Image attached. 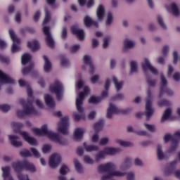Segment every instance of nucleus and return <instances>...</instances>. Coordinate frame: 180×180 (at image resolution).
<instances>
[{
  "instance_id": "obj_3",
  "label": "nucleus",
  "mask_w": 180,
  "mask_h": 180,
  "mask_svg": "<svg viewBox=\"0 0 180 180\" xmlns=\"http://www.w3.org/2000/svg\"><path fill=\"white\" fill-rule=\"evenodd\" d=\"M98 169L100 174L107 172V174L101 176V180H109L112 179L113 176H123L124 175V173L116 171V165L111 162L99 165Z\"/></svg>"
},
{
  "instance_id": "obj_45",
  "label": "nucleus",
  "mask_w": 180,
  "mask_h": 180,
  "mask_svg": "<svg viewBox=\"0 0 180 180\" xmlns=\"http://www.w3.org/2000/svg\"><path fill=\"white\" fill-rule=\"evenodd\" d=\"M44 11H45V17H44L42 24L47 25V23H49V22H50V19H51V13H50V11H49L48 8H45Z\"/></svg>"
},
{
  "instance_id": "obj_28",
  "label": "nucleus",
  "mask_w": 180,
  "mask_h": 180,
  "mask_svg": "<svg viewBox=\"0 0 180 180\" xmlns=\"http://www.w3.org/2000/svg\"><path fill=\"white\" fill-rule=\"evenodd\" d=\"M110 88V79H107L104 84V89L101 93V98H108L109 96V89Z\"/></svg>"
},
{
  "instance_id": "obj_53",
  "label": "nucleus",
  "mask_w": 180,
  "mask_h": 180,
  "mask_svg": "<svg viewBox=\"0 0 180 180\" xmlns=\"http://www.w3.org/2000/svg\"><path fill=\"white\" fill-rule=\"evenodd\" d=\"M158 105L160 108H162V106H171V102L167 99H162L158 102Z\"/></svg>"
},
{
  "instance_id": "obj_12",
  "label": "nucleus",
  "mask_w": 180,
  "mask_h": 180,
  "mask_svg": "<svg viewBox=\"0 0 180 180\" xmlns=\"http://www.w3.org/2000/svg\"><path fill=\"white\" fill-rule=\"evenodd\" d=\"M8 33L13 41L11 52L15 53H18V51H20V46H19V44H20V39L18 38V36H16L13 30H9Z\"/></svg>"
},
{
  "instance_id": "obj_50",
  "label": "nucleus",
  "mask_w": 180,
  "mask_h": 180,
  "mask_svg": "<svg viewBox=\"0 0 180 180\" xmlns=\"http://www.w3.org/2000/svg\"><path fill=\"white\" fill-rule=\"evenodd\" d=\"M144 127H146V130L150 133H155V131H157V127H155V125L154 124L145 123Z\"/></svg>"
},
{
  "instance_id": "obj_10",
  "label": "nucleus",
  "mask_w": 180,
  "mask_h": 180,
  "mask_svg": "<svg viewBox=\"0 0 180 180\" xmlns=\"http://www.w3.org/2000/svg\"><path fill=\"white\" fill-rule=\"evenodd\" d=\"M42 32L45 36V41L49 49H54L56 47V41L51 34V28L49 26L44 25L42 28Z\"/></svg>"
},
{
  "instance_id": "obj_7",
  "label": "nucleus",
  "mask_w": 180,
  "mask_h": 180,
  "mask_svg": "<svg viewBox=\"0 0 180 180\" xmlns=\"http://www.w3.org/2000/svg\"><path fill=\"white\" fill-rule=\"evenodd\" d=\"M20 105H22L24 108L26 116H30V115H39V112L36 110V108L33 106V100L27 99L25 101L23 98L19 100Z\"/></svg>"
},
{
  "instance_id": "obj_64",
  "label": "nucleus",
  "mask_w": 180,
  "mask_h": 180,
  "mask_svg": "<svg viewBox=\"0 0 180 180\" xmlns=\"http://www.w3.org/2000/svg\"><path fill=\"white\" fill-rule=\"evenodd\" d=\"M169 50V47L167 45L163 46L162 49V54L164 57H167L168 56V51Z\"/></svg>"
},
{
  "instance_id": "obj_22",
  "label": "nucleus",
  "mask_w": 180,
  "mask_h": 180,
  "mask_svg": "<svg viewBox=\"0 0 180 180\" xmlns=\"http://www.w3.org/2000/svg\"><path fill=\"white\" fill-rule=\"evenodd\" d=\"M167 10L169 12H171L173 16L178 17L180 15L179 8H178V5L175 3H172L167 8Z\"/></svg>"
},
{
  "instance_id": "obj_11",
  "label": "nucleus",
  "mask_w": 180,
  "mask_h": 180,
  "mask_svg": "<svg viewBox=\"0 0 180 180\" xmlns=\"http://www.w3.org/2000/svg\"><path fill=\"white\" fill-rule=\"evenodd\" d=\"M68 127H70V117L68 116L62 117L58 123V131L63 136H68Z\"/></svg>"
},
{
  "instance_id": "obj_61",
  "label": "nucleus",
  "mask_w": 180,
  "mask_h": 180,
  "mask_svg": "<svg viewBox=\"0 0 180 180\" xmlns=\"http://www.w3.org/2000/svg\"><path fill=\"white\" fill-rule=\"evenodd\" d=\"M123 99H124V95L122 93H119L112 98V101H123Z\"/></svg>"
},
{
  "instance_id": "obj_21",
  "label": "nucleus",
  "mask_w": 180,
  "mask_h": 180,
  "mask_svg": "<svg viewBox=\"0 0 180 180\" xmlns=\"http://www.w3.org/2000/svg\"><path fill=\"white\" fill-rule=\"evenodd\" d=\"M106 11L105 10V6L103 5L100 4L96 10V16L98 22H102L105 18V13Z\"/></svg>"
},
{
  "instance_id": "obj_41",
  "label": "nucleus",
  "mask_w": 180,
  "mask_h": 180,
  "mask_svg": "<svg viewBox=\"0 0 180 180\" xmlns=\"http://www.w3.org/2000/svg\"><path fill=\"white\" fill-rule=\"evenodd\" d=\"M146 81L148 86L150 88H155V85H157V79H151V77H150L148 74L146 75Z\"/></svg>"
},
{
  "instance_id": "obj_26",
  "label": "nucleus",
  "mask_w": 180,
  "mask_h": 180,
  "mask_svg": "<svg viewBox=\"0 0 180 180\" xmlns=\"http://www.w3.org/2000/svg\"><path fill=\"white\" fill-rule=\"evenodd\" d=\"M43 58L44 60V71L46 73L51 72L53 68L51 62L46 55L43 56Z\"/></svg>"
},
{
  "instance_id": "obj_4",
  "label": "nucleus",
  "mask_w": 180,
  "mask_h": 180,
  "mask_svg": "<svg viewBox=\"0 0 180 180\" xmlns=\"http://www.w3.org/2000/svg\"><path fill=\"white\" fill-rule=\"evenodd\" d=\"M133 112V108L129 107L125 109H120L112 103H109V106L107 109L106 117L107 119H112L113 115H130Z\"/></svg>"
},
{
  "instance_id": "obj_40",
  "label": "nucleus",
  "mask_w": 180,
  "mask_h": 180,
  "mask_svg": "<svg viewBox=\"0 0 180 180\" xmlns=\"http://www.w3.org/2000/svg\"><path fill=\"white\" fill-rule=\"evenodd\" d=\"M1 171L3 172L2 175L4 180H6L7 178L8 180H10L11 178H13L12 176L11 175L9 167L7 166L6 167H2Z\"/></svg>"
},
{
  "instance_id": "obj_29",
  "label": "nucleus",
  "mask_w": 180,
  "mask_h": 180,
  "mask_svg": "<svg viewBox=\"0 0 180 180\" xmlns=\"http://www.w3.org/2000/svg\"><path fill=\"white\" fill-rule=\"evenodd\" d=\"M83 148L86 153H92L94 151H99V146L95 145H88L86 142L83 143Z\"/></svg>"
},
{
  "instance_id": "obj_51",
  "label": "nucleus",
  "mask_w": 180,
  "mask_h": 180,
  "mask_svg": "<svg viewBox=\"0 0 180 180\" xmlns=\"http://www.w3.org/2000/svg\"><path fill=\"white\" fill-rule=\"evenodd\" d=\"M164 141L165 143H169V141L173 142L174 141H175V138L174 137V135H172L171 134H166L164 136Z\"/></svg>"
},
{
  "instance_id": "obj_14",
  "label": "nucleus",
  "mask_w": 180,
  "mask_h": 180,
  "mask_svg": "<svg viewBox=\"0 0 180 180\" xmlns=\"http://www.w3.org/2000/svg\"><path fill=\"white\" fill-rule=\"evenodd\" d=\"M70 32L73 36H76L77 39L80 41L85 40V31L81 28L78 25H74L70 27Z\"/></svg>"
},
{
  "instance_id": "obj_59",
  "label": "nucleus",
  "mask_w": 180,
  "mask_h": 180,
  "mask_svg": "<svg viewBox=\"0 0 180 180\" xmlns=\"http://www.w3.org/2000/svg\"><path fill=\"white\" fill-rule=\"evenodd\" d=\"M27 96H28L27 99H30V101L32 100V102H33V101H34V97H33V90H32V88H30V86H27Z\"/></svg>"
},
{
  "instance_id": "obj_16",
  "label": "nucleus",
  "mask_w": 180,
  "mask_h": 180,
  "mask_svg": "<svg viewBox=\"0 0 180 180\" xmlns=\"http://www.w3.org/2000/svg\"><path fill=\"white\" fill-rule=\"evenodd\" d=\"M61 155L59 154L55 153L50 157L49 159V166L53 169L57 168L60 164H61Z\"/></svg>"
},
{
  "instance_id": "obj_42",
  "label": "nucleus",
  "mask_w": 180,
  "mask_h": 180,
  "mask_svg": "<svg viewBox=\"0 0 180 180\" xmlns=\"http://www.w3.org/2000/svg\"><path fill=\"white\" fill-rule=\"evenodd\" d=\"M32 60V56L29 53H25L21 57V64L22 65H26V64H29V63H32L30 61Z\"/></svg>"
},
{
  "instance_id": "obj_43",
  "label": "nucleus",
  "mask_w": 180,
  "mask_h": 180,
  "mask_svg": "<svg viewBox=\"0 0 180 180\" xmlns=\"http://www.w3.org/2000/svg\"><path fill=\"white\" fill-rule=\"evenodd\" d=\"M102 101V98L96 97L95 96H91L88 99L89 103H91L92 105H98V103H101Z\"/></svg>"
},
{
  "instance_id": "obj_24",
  "label": "nucleus",
  "mask_w": 180,
  "mask_h": 180,
  "mask_svg": "<svg viewBox=\"0 0 180 180\" xmlns=\"http://www.w3.org/2000/svg\"><path fill=\"white\" fill-rule=\"evenodd\" d=\"M106 155H116L119 153L122 152V150L119 148L106 147L104 149Z\"/></svg>"
},
{
  "instance_id": "obj_27",
  "label": "nucleus",
  "mask_w": 180,
  "mask_h": 180,
  "mask_svg": "<svg viewBox=\"0 0 180 180\" xmlns=\"http://www.w3.org/2000/svg\"><path fill=\"white\" fill-rule=\"evenodd\" d=\"M156 154L159 161H163V160H167L168 158L164 153V151H162V146L161 145H158Z\"/></svg>"
},
{
  "instance_id": "obj_62",
  "label": "nucleus",
  "mask_w": 180,
  "mask_h": 180,
  "mask_svg": "<svg viewBox=\"0 0 180 180\" xmlns=\"http://www.w3.org/2000/svg\"><path fill=\"white\" fill-rule=\"evenodd\" d=\"M103 41V49H108L109 46V41H110V37H105Z\"/></svg>"
},
{
  "instance_id": "obj_57",
  "label": "nucleus",
  "mask_w": 180,
  "mask_h": 180,
  "mask_svg": "<svg viewBox=\"0 0 180 180\" xmlns=\"http://www.w3.org/2000/svg\"><path fill=\"white\" fill-rule=\"evenodd\" d=\"M158 23L162 27V29H167V25H165V23L164 22V20L162 19V17L161 15H158Z\"/></svg>"
},
{
  "instance_id": "obj_46",
  "label": "nucleus",
  "mask_w": 180,
  "mask_h": 180,
  "mask_svg": "<svg viewBox=\"0 0 180 180\" xmlns=\"http://www.w3.org/2000/svg\"><path fill=\"white\" fill-rule=\"evenodd\" d=\"M70 172V169L66 165H62L59 169V173L61 176H65Z\"/></svg>"
},
{
  "instance_id": "obj_8",
  "label": "nucleus",
  "mask_w": 180,
  "mask_h": 180,
  "mask_svg": "<svg viewBox=\"0 0 180 180\" xmlns=\"http://www.w3.org/2000/svg\"><path fill=\"white\" fill-rule=\"evenodd\" d=\"M84 64H86L90 67L89 74L92 75L90 81L91 84H96L98 81H99V75H94L95 74V65L92 63V58L88 55H84L83 57Z\"/></svg>"
},
{
  "instance_id": "obj_23",
  "label": "nucleus",
  "mask_w": 180,
  "mask_h": 180,
  "mask_svg": "<svg viewBox=\"0 0 180 180\" xmlns=\"http://www.w3.org/2000/svg\"><path fill=\"white\" fill-rule=\"evenodd\" d=\"M44 101L46 105L50 109H53V108H56V102H54V98L50 94H46L44 96Z\"/></svg>"
},
{
  "instance_id": "obj_52",
  "label": "nucleus",
  "mask_w": 180,
  "mask_h": 180,
  "mask_svg": "<svg viewBox=\"0 0 180 180\" xmlns=\"http://www.w3.org/2000/svg\"><path fill=\"white\" fill-rule=\"evenodd\" d=\"M113 22V14L111 12L108 13L107 18L105 20V25L107 26H110Z\"/></svg>"
},
{
  "instance_id": "obj_34",
  "label": "nucleus",
  "mask_w": 180,
  "mask_h": 180,
  "mask_svg": "<svg viewBox=\"0 0 180 180\" xmlns=\"http://www.w3.org/2000/svg\"><path fill=\"white\" fill-rule=\"evenodd\" d=\"M131 167V159L130 158H125L124 162L120 165V169L124 171L129 169Z\"/></svg>"
},
{
  "instance_id": "obj_56",
  "label": "nucleus",
  "mask_w": 180,
  "mask_h": 180,
  "mask_svg": "<svg viewBox=\"0 0 180 180\" xmlns=\"http://www.w3.org/2000/svg\"><path fill=\"white\" fill-rule=\"evenodd\" d=\"M0 110L4 112V113H8L11 110V105L8 104L0 105Z\"/></svg>"
},
{
  "instance_id": "obj_6",
  "label": "nucleus",
  "mask_w": 180,
  "mask_h": 180,
  "mask_svg": "<svg viewBox=\"0 0 180 180\" xmlns=\"http://www.w3.org/2000/svg\"><path fill=\"white\" fill-rule=\"evenodd\" d=\"M164 94L168 95V96H174V91L168 88V80L165 78V76L163 73L160 74V86L158 98L161 99L164 96Z\"/></svg>"
},
{
  "instance_id": "obj_1",
  "label": "nucleus",
  "mask_w": 180,
  "mask_h": 180,
  "mask_svg": "<svg viewBox=\"0 0 180 180\" xmlns=\"http://www.w3.org/2000/svg\"><path fill=\"white\" fill-rule=\"evenodd\" d=\"M89 92H91V89L89 87L86 86L84 87V91L79 94V97L76 98V109L79 114L73 112L75 122H79V120L85 119V114L84 113L85 110L84 109V99H85V96H86V95L89 94Z\"/></svg>"
},
{
  "instance_id": "obj_13",
  "label": "nucleus",
  "mask_w": 180,
  "mask_h": 180,
  "mask_svg": "<svg viewBox=\"0 0 180 180\" xmlns=\"http://www.w3.org/2000/svg\"><path fill=\"white\" fill-rule=\"evenodd\" d=\"M177 165H178L177 160H174L167 163L166 165V167L163 169L164 176H171V175H174V173L176 169Z\"/></svg>"
},
{
  "instance_id": "obj_49",
  "label": "nucleus",
  "mask_w": 180,
  "mask_h": 180,
  "mask_svg": "<svg viewBox=\"0 0 180 180\" xmlns=\"http://www.w3.org/2000/svg\"><path fill=\"white\" fill-rule=\"evenodd\" d=\"M105 155H106V152H105V150L99 151L96 155V157H95V160H96V162H99V161H101V160H103V158H105Z\"/></svg>"
},
{
  "instance_id": "obj_33",
  "label": "nucleus",
  "mask_w": 180,
  "mask_h": 180,
  "mask_svg": "<svg viewBox=\"0 0 180 180\" xmlns=\"http://www.w3.org/2000/svg\"><path fill=\"white\" fill-rule=\"evenodd\" d=\"M84 133H85V131H84L83 129H81V128L76 129L74 132L75 140H76V141L82 140V139L84 138Z\"/></svg>"
},
{
  "instance_id": "obj_60",
  "label": "nucleus",
  "mask_w": 180,
  "mask_h": 180,
  "mask_svg": "<svg viewBox=\"0 0 180 180\" xmlns=\"http://www.w3.org/2000/svg\"><path fill=\"white\" fill-rule=\"evenodd\" d=\"M30 151L35 158H40V153H39V150L36 148H31Z\"/></svg>"
},
{
  "instance_id": "obj_30",
  "label": "nucleus",
  "mask_w": 180,
  "mask_h": 180,
  "mask_svg": "<svg viewBox=\"0 0 180 180\" xmlns=\"http://www.w3.org/2000/svg\"><path fill=\"white\" fill-rule=\"evenodd\" d=\"M24 169L32 173H34L37 171L36 166L27 160H24Z\"/></svg>"
},
{
  "instance_id": "obj_55",
  "label": "nucleus",
  "mask_w": 180,
  "mask_h": 180,
  "mask_svg": "<svg viewBox=\"0 0 180 180\" xmlns=\"http://www.w3.org/2000/svg\"><path fill=\"white\" fill-rule=\"evenodd\" d=\"M60 37L63 40H66V39L68 37V31L67 30V27H63L62 28Z\"/></svg>"
},
{
  "instance_id": "obj_47",
  "label": "nucleus",
  "mask_w": 180,
  "mask_h": 180,
  "mask_svg": "<svg viewBox=\"0 0 180 180\" xmlns=\"http://www.w3.org/2000/svg\"><path fill=\"white\" fill-rule=\"evenodd\" d=\"M93 21L94 20L89 15H86L83 19L84 25L86 27H91Z\"/></svg>"
},
{
  "instance_id": "obj_63",
  "label": "nucleus",
  "mask_w": 180,
  "mask_h": 180,
  "mask_svg": "<svg viewBox=\"0 0 180 180\" xmlns=\"http://www.w3.org/2000/svg\"><path fill=\"white\" fill-rule=\"evenodd\" d=\"M83 161L86 164H94V160H92L89 155H84L83 158Z\"/></svg>"
},
{
  "instance_id": "obj_35",
  "label": "nucleus",
  "mask_w": 180,
  "mask_h": 180,
  "mask_svg": "<svg viewBox=\"0 0 180 180\" xmlns=\"http://www.w3.org/2000/svg\"><path fill=\"white\" fill-rule=\"evenodd\" d=\"M129 75H133V74H137L139 72V67L137 66V62L132 60L129 63Z\"/></svg>"
},
{
  "instance_id": "obj_18",
  "label": "nucleus",
  "mask_w": 180,
  "mask_h": 180,
  "mask_svg": "<svg viewBox=\"0 0 180 180\" xmlns=\"http://www.w3.org/2000/svg\"><path fill=\"white\" fill-rule=\"evenodd\" d=\"M15 84V80L0 70V84Z\"/></svg>"
},
{
  "instance_id": "obj_44",
  "label": "nucleus",
  "mask_w": 180,
  "mask_h": 180,
  "mask_svg": "<svg viewBox=\"0 0 180 180\" xmlns=\"http://www.w3.org/2000/svg\"><path fill=\"white\" fill-rule=\"evenodd\" d=\"M74 164H75V168L79 174H82V171H84V168L82 167V165H81V162H79V160L78 159L74 160Z\"/></svg>"
},
{
  "instance_id": "obj_20",
  "label": "nucleus",
  "mask_w": 180,
  "mask_h": 180,
  "mask_svg": "<svg viewBox=\"0 0 180 180\" xmlns=\"http://www.w3.org/2000/svg\"><path fill=\"white\" fill-rule=\"evenodd\" d=\"M8 139L11 141V146L13 147L19 148L23 146V143L19 141V136L15 135H8Z\"/></svg>"
},
{
  "instance_id": "obj_58",
  "label": "nucleus",
  "mask_w": 180,
  "mask_h": 180,
  "mask_svg": "<svg viewBox=\"0 0 180 180\" xmlns=\"http://www.w3.org/2000/svg\"><path fill=\"white\" fill-rule=\"evenodd\" d=\"M117 143L120 144V146H122V147H131V146H133V143L122 140H117Z\"/></svg>"
},
{
  "instance_id": "obj_38",
  "label": "nucleus",
  "mask_w": 180,
  "mask_h": 180,
  "mask_svg": "<svg viewBox=\"0 0 180 180\" xmlns=\"http://www.w3.org/2000/svg\"><path fill=\"white\" fill-rule=\"evenodd\" d=\"M105 125V120H101L96 122L94 126V130L95 133H99L102 129H103V126Z\"/></svg>"
},
{
  "instance_id": "obj_36",
  "label": "nucleus",
  "mask_w": 180,
  "mask_h": 180,
  "mask_svg": "<svg viewBox=\"0 0 180 180\" xmlns=\"http://www.w3.org/2000/svg\"><path fill=\"white\" fill-rule=\"evenodd\" d=\"M112 82L115 85L117 92H119V91L123 88V85H124V82L123 81L119 82L117 77L115 76L112 77Z\"/></svg>"
},
{
  "instance_id": "obj_15",
  "label": "nucleus",
  "mask_w": 180,
  "mask_h": 180,
  "mask_svg": "<svg viewBox=\"0 0 180 180\" xmlns=\"http://www.w3.org/2000/svg\"><path fill=\"white\" fill-rule=\"evenodd\" d=\"M141 67L144 72H147V70H148L153 75H158V70L151 65L148 58H145L143 59V63H141Z\"/></svg>"
},
{
  "instance_id": "obj_9",
  "label": "nucleus",
  "mask_w": 180,
  "mask_h": 180,
  "mask_svg": "<svg viewBox=\"0 0 180 180\" xmlns=\"http://www.w3.org/2000/svg\"><path fill=\"white\" fill-rule=\"evenodd\" d=\"M49 89L51 92L56 94L58 101L63 99L64 86L62 82L58 80H55L54 83L50 85Z\"/></svg>"
},
{
  "instance_id": "obj_54",
  "label": "nucleus",
  "mask_w": 180,
  "mask_h": 180,
  "mask_svg": "<svg viewBox=\"0 0 180 180\" xmlns=\"http://www.w3.org/2000/svg\"><path fill=\"white\" fill-rule=\"evenodd\" d=\"M81 49V45L75 44L70 48V51L72 54H75Z\"/></svg>"
},
{
  "instance_id": "obj_19",
  "label": "nucleus",
  "mask_w": 180,
  "mask_h": 180,
  "mask_svg": "<svg viewBox=\"0 0 180 180\" xmlns=\"http://www.w3.org/2000/svg\"><path fill=\"white\" fill-rule=\"evenodd\" d=\"M27 47L30 49L32 53H36V51L40 50V44L37 39H34L32 41H27Z\"/></svg>"
},
{
  "instance_id": "obj_2",
  "label": "nucleus",
  "mask_w": 180,
  "mask_h": 180,
  "mask_svg": "<svg viewBox=\"0 0 180 180\" xmlns=\"http://www.w3.org/2000/svg\"><path fill=\"white\" fill-rule=\"evenodd\" d=\"M32 131L36 136H47L50 140L56 141L60 146H65L67 144V141L61 139L58 134L49 131L47 128V124H44L41 129L33 128Z\"/></svg>"
},
{
  "instance_id": "obj_5",
  "label": "nucleus",
  "mask_w": 180,
  "mask_h": 180,
  "mask_svg": "<svg viewBox=\"0 0 180 180\" xmlns=\"http://www.w3.org/2000/svg\"><path fill=\"white\" fill-rule=\"evenodd\" d=\"M143 115L146 117V121H150V119L154 115V108H153V94L151 89L148 88L147 91V97L146 99L145 112Z\"/></svg>"
},
{
  "instance_id": "obj_17",
  "label": "nucleus",
  "mask_w": 180,
  "mask_h": 180,
  "mask_svg": "<svg viewBox=\"0 0 180 180\" xmlns=\"http://www.w3.org/2000/svg\"><path fill=\"white\" fill-rule=\"evenodd\" d=\"M19 134L23 137L24 140L28 143V144H30V146H37V141L36 139L31 137L29 132L20 131Z\"/></svg>"
},
{
  "instance_id": "obj_32",
  "label": "nucleus",
  "mask_w": 180,
  "mask_h": 180,
  "mask_svg": "<svg viewBox=\"0 0 180 180\" xmlns=\"http://www.w3.org/2000/svg\"><path fill=\"white\" fill-rule=\"evenodd\" d=\"M34 68V63L33 62H30L28 66L23 68L21 70V72L22 75H27V74H30L33 71Z\"/></svg>"
},
{
  "instance_id": "obj_37",
  "label": "nucleus",
  "mask_w": 180,
  "mask_h": 180,
  "mask_svg": "<svg viewBox=\"0 0 180 180\" xmlns=\"http://www.w3.org/2000/svg\"><path fill=\"white\" fill-rule=\"evenodd\" d=\"M171 115H172V109L171 108H167L162 115L160 122L163 123V122L168 120L171 117Z\"/></svg>"
},
{
  "instance_id": "obj_25",
  "label": "nucleus",
  "mask_w": 180,
  "mask_h": 180,
  "mask_svg": "<svg viewBox=\"0 0 180 180\" xmlns=\"http://www.w3.org/2000/svg\"><path fill=\"white\" fill-rule=\"evenodd\" d=\"M134 47V42L130 39H125L123 43L122 52L127 53L128 50H130Z\"/></svg>"
},
{
  "instance_id": "obj_31",
  "label": "nucleus",
  "mask_w": 180,
  "mask_h": 180,
  "mask_svg": "<svg viewBox=\"0 0 180 180\" xmlns=\"http://www.w3.org/2000/svg\"><path fill=\"white\" fill-rule=\"evenodd\" d=\"M13 168L17 174L22 172V169H25V161L13 163Z\"/></svg>"
},
{
  "instance_id": "obj_39",
  "label": "nucleus",
  "mask_w": 180,
  "mask_h": 180,
  "mask_svg": "<svg viewBox=\"0 0 180 180\" xmlns=\"http://www.w3.org/2000/svg\"><path fill=\"white\" fill-rule=\"evenodd\" d=\"M179 146V141L174 139V141L171 142V146H170V148L167 150V153H169V154H171V153H175Z\"/></svg>"
},
{
  "instance_id": "obj_48",
  "label": "nucleus",
  "mask_w": 180,
  "mask_h": 180,
  "mask_svg": "<svg viewBox=\"0 0 180 180\" xmlns=\"http://www.w3.org/2000/svg\"><path fill=\"white\" fill-rule=\"evenodd\" d=\"M19 153L20 157H22L23 158H29V157H32V153L27 149H22L20 150Z\"/></svg>"
}]
</instances>
